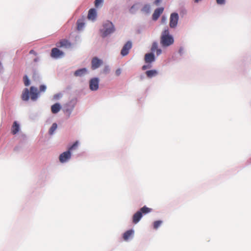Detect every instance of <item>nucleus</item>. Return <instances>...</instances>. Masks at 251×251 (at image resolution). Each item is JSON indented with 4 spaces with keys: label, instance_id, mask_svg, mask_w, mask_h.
I'll use <instances>...</instances> for the list:
<instances>
[{
    "label": "nucleus",
    "instance_id": "58836bf2",
    "mask_svg": "<svg viewBox=\"0 0 251 251\" xmlns=\"http://www.w3.org/2000/svg\"><path fill=\"white\" fill-rule=\"evenodd\" d=\"M2 68V66L1 62H0V70H1Z\"/></svg>",
    "mask_w": 251,
    "mask_h": 251
},
{
    "label": "nucleus",
    "instance_id": "bb28decb",
    "mask_svg": "<svg viewBox=\"0 0 251 251\" xmlns=\"http://www.w3.org/2000/svg\"><path fill=\"white\" fill-rule=\"evenodd\" d=\"M78 141H76L75 142L73 145H72L69 148V150L68 151H70L71 152V151L73 150H75L76 149V148L78 146Z\"/></svg>",
    "mask_w": 251,
    "mask_h": 251
},
{
    "label": "nucleus",
    "instance_id": "a878e982",
    "mask_svg": "<svg viewBox=\"0 0 251 251\" xmlns=\"http://www.w3.org/2000/svg\"><path fill=\"white\" fill-rule=\"evenodd\" d=\"M162 222L161 221H156L153 223V228L155 229H157L160 226Z\"/></svg>",
    "mask_w": 251,
    "mask_h": 251
},
{
    "label": "nucleus",
    "instance_id": "72a5a7b5",
    "mask_svg": "<svg viewBox=\"0 0 251 251\" xmlns=\"http://www.w3.org/2000/svg\"><path fill=\"white\" fill-rule=\"evenodd\" d=\"M151 67V65H144L143 67H142V70H146L148 68H150Z\"/></svg>",
    "mask_w": 251,
    "mask_h": 251
},
{
    "label": "nucleus",
    "instance_id": "c9c22d12",
    "mask_svg": "<svg viewBox=\"0 0 251 251\" xmlns=\"http://www.w3.org/2000/svg\"><path fill=\"white\" fill-rule=\"evenodd\" d=\"M29 53L30 54H36V53L34 51V50H30V51H29Z\"/></svg>",
    "mask_w": 251,
    "mask_h": 251
},
{
    "label": "nucleus",
    "instance_id": "a211bd4d",
    "mask_svg": "<svg viewBox=\"0 0 251 251\" xmlns=\"http://www.w3.org/2000/svg\"><path fill=\"white\" fill-rule=\"evenodd\" d=\"M61 109V106L59 103H56L52 105L51 107V110L52 113L55 114L58 113Z\"/></svg>",
    "mask_w": 251,
    "mask_h": 251
},
{
    "label": "nucleus",
    "instance_id": "6e6552de",
    "mask_svg": "<svg viewBox=\"0 0 251 251\" xmlns=\"http://www.w3.org/2000/svg\"><path fill=\"white\" fill-rule=\"evenodd\" d=\"M102 64V61L98 57H94L91 62V67L93 70L98 68Z\"/></svg>",
    "mask_w": 251,
    "mask_h": 251
},
{
    "label": "nucleus",
    "instance_id": "39448f33",
    "mask_svg": "<svg viewBox=\"0 0 251 251\" xmlns=\"http://www.w3.org/2000/svg\"><path fill=\"white\" fill-rule=\"evenodd\" d=\"M71 153L70 151H65L60 155L59 158V161L61 163L66 162L71 158Z\"/></svg>",
    "mask_w": 251,
    "mask_h": 251
},
{
    "label": "nucleus",
    "instance_id": "2f4dec72",
    "mask_svg": "<svg viewBox=\"0 0 251 251\" xmlns=\"http://www.w3.org/2000/svg\"><path fill=\"white\" fill-rule=\"evenodd\" d=\"M216 2L218 4H223L225 3V0H216Z\"/></svg>",
    "mask_w": 251,
    "mask_h": 251
},
{
    "label": "nucleus",
    "instance_id": "f8f14e48",
    "mask_svg": "<svg viewBox=\"0 0 251 251\" xmlns=\"http://www.w3.org/2000/svg\"><path fill=\"white\" fill-rule=\"evenodd\" d=\"M144 59L147 63H151L155 61L154 55L152 52L146 54Z\"/></svg>",
    "mask_w": 251,
    "mask_h": 251
},
{
    "label": "nucleus",
    "instance_id": "f03ea898",
    "mask_svg": "<svg viewBox=\"0 0 251 251\" xmlns=\"http://www.w3.org/2000/svg\"><path fill=\"white\" fill-rule=\"evenodd\" d=\"M174 40L172 35L169 34L168 29H165L160 37V44L162 47H167L172 45Z\"/></svg>",
    "mask_w": 251,
    "mask_h": 251
},
{
    "label": "nucleus",
    "instance_id": "393cba45",
    "mask_svg": "<svg viewBox=\"0 0 251 251\" xmlns=\"http://www.w3.org/2000/svg\"><path fill=\"white\" fill-rule=\"evenodd\" d=\"M138 9V4H135L131 6L130 8L129 11L131 13H134Z\"/></svg>",
    "mask_w": 251,
    "mask_h": 251
},
{
    "label": "nucleus",
    "instance_id": "aec40b11",
    "mask_svg": "<svg viewBox=\"0 0 251 251\" xmlns=\"http://www.w3.org/2000/svg\"><path fill=\"white\" fill-rule=\"evenodd\" d=\"M134 231L133 230H128L125 232L123 235V238L125 240L127 241L133 234Z\"/></svg>",
    "mask_w": 251,
    "mask_h": 251
},
{
    "label": "nucleus",
    "instance_id": "423d86ee",
    "mask_svg": "<svg viewBox=\"0 0 251 251\" xmlns=\"http://www.w3.org/2000/svg\"><path fill=\"white\" fill-rule=\"evenodd\" d=\"M50 55L52 58H58L64 55V52L57 48L52 49Z\"/></svg>",
    "mask_w": 251,
    "mask_h": 251
},
{
    "label": "nucleus",
    "instance_id": "4c0bfd02",
    "mask_svg": "<svg viewBox=\"0 0 251 251\" xmlns=\"http://www.w3.org/2000/svg\"><path fill=\"white\" fill-rule=\"evenodd\" d=\"M166 20V18H164V17H162V22H165Z\"/></svg>",
    "mask_w": 251,
    "mask_h": 251
},
{
    "label": "nucleus",
    "instance_id": "1a4fd4ad",
    "mask_svg": "<svg viewBox=\"0 0 251 251\" xmlns=\"http://www.w3.org/2000/svg\"><path fill=\"white\" fill-rule=\"evenodd\" d=\"M56 46L58 48H69L71 47V44L68 40L66 39H62L57 42L56 44Z\"/></svg>",
    "mask_w": 251,
    "mask_h": 251
},
{
    "label": "nucleus",
    "instance_id": "b1692460",
    "mask_svg": "<svg viewBox=\"0 0 251 251\" xmlns=\"http://www.w3.org/2000/svg\"><path fill=\"white\" fill-rule=\"evenodd\" d=\"M57 125L56 123H53L49 130L50 134L51 135L53 133L54 131L56 129Z\"/></svg>",
    "mask_w": 251,
    "mask_h": 251
},
{
    "label": "nucleus",
    "instance_id": "cd10ccee",
    "mask_svg": "<svg viewBox=\"0 0 251 251\" xmlns=\"http://www.w3.org/2000/svg\"><path fill=\"white\" fill-rule=\"evenodd\" d=\"M103 2V0H95V6L96 7H98L100 6H101Z\"/></svg>",
    "mask_w": 251,
    "mask_h": 251
},
{
    "label": "nucleus",
    "instance_id": "4be33fe9",
    "mask_svg": "<svg viewBox=\"0 0 251 251\" xmlns=\"http://www.w3.org/2000/svg\"><path fill=\"white\" fill-rule=\"evenodd\" d=\"M151 11V6L149 4H145L141 9V11L145 14H149Z\"/></svg>",
    "mask_w": 251,
    "mask_h": 251
},
{
    "label": "nucleus",
    "instance_id": "5701e85b",
    "mask_svg": "<svg viewBox=\"0 0 251 251\" xmlns=\"http://www.w3.org/2000/svg\"><path fill=\"white\" fill-rule=\"evenodd\" d=\"M84 26V23L81 20H78L77 21V29L78 30H80L82 29L83 27Z\"/></svg>",
    "mask_w": 251,
    "mask_h": 251
},
{
    "label": "nucleus",
    "instance_id": "4468645a",
    "mask_svg": "<svg viewBox=\"0 0 251 251\" xmlns=\"http://www.w3.org/2000/svg\"><path fill=\"white\" fill-rule=\"evenodd\" d=\"M97 17V12L95 9L91 8L89 10L88 14V19L94 21Z\"/></svg>",
    "mask_w": 251,
    "mask_h": 251
},
{
    "label": "nucleus",
    "instance_id": "9b49d317",
    "mask_svg": "<svg viewBox=\"0 0 251 251\" xmlns=\"http://www.w3.org/2000/svg\"><path fill=\"white\" fill-rule=\"evenodd\" d=\"M163 10L164 8L162 7L156 9L152 14V19L154 21L157 20L160 15L163 13Z\"/></svg>",
    "mask_w": 251,
    "mask_h": 251
},
{
    "label": "nucleus",
    "instance_id": "6ab92c4d",
    "mask_svg": "<svg viewBox=\"0 0 251 251\" xmlns=\"http://www.w3.org/2000/svg\"><path fill=\"white\" fill-rule=\"evenodd\" d=\"M146 74L149 78H151L158 74V72L155 70H149L146 72Z\"/></svg>",
    "mask_w": 251,
    "mask_h": 251
},
{
    "label": "nucleus",
    "instance_id": "7c9ffc66",
    "mask_svg": "<svg viewBox=\"0 0 251 251\" xmlns=\"http://www.w3.org/2000/svg\"><path fill=\"white\" fill-rule=\"evenodd\" d=\"M46 90V86L44 85H42L40 86V92H44Z\"/></svg>",
    "mask_w": 251,
    "mask_h": 251
},
{
    "label": "nucleus",
    "instance_id": "f3484780",
    "mask_svg": "<svg viewBox=\"0 0 251 251\" xmlns=\"http://www.w3.org/2000/svg\"><path fill=\"white\" fill-rule=\"evenodd\" d=\"M20 129V126L17 123L16 121H15L13 123V124L11 128V132L13 134L15 135L17 134Z\"/></svg>",
    "mask_w": 251,
    "mask_h": 251
},
{
    "label": "nucleus",
    "instance_id": "20e7f679",
    "mask_svg": "<svg viewBox=\"0 0 251 251\" xmlns=\"http://www.w3.org/2000/svg\"><path fill=\"white\" fill-rule=\"evenodd\" d=\"M178 15L176 13H173L171 15L170 19V26L171 28L175 27L178 22Z\"/></svg>",
    "mask_w": 251,
    "mask_h": 251
},
{
    "label": "nucleus",
    "instance_id": "c85d7f7f",
    "mask_svg": "<svg viewBox=\"0 0 251 251\" xmlns=\"http://www.w3.org/2000/svg\"><path fill=\"white\" fill-rule=\"evenodd\" d=\"M24 84H25V86H27L30 84V82H29V80L27 75L24 76Z\"/></svg>",
    "mask_w": 251,
    "mask_h": 251
},
{
    "label": "nucleus",
    "instance_id": "ea45409f",
    "mask_svg": "<svg viewBox=\"0 0 251 251\" xmlns=\"http://www.w3.org/2000/svg\"><path fill=\"white\" fill-rule=\"evenodd\" d=\"M181 49H180V50H179V52H181Z\"/></svg>",
    "mask_w": 251,
    "mask_h": 251
},
{
    "label": "nucleus",
    "instance_id": "ddd939ff",
    "mask_svg": "<svg viewBox=\"0 0 251 251\" xmlns=\"http://www.w3.org/2000/svg\"><path fill=\"white\" fill-rule=\"evenodd\" d=\"M151 50L152 52H156L157 56L159 55L162 53V50L158 48V44L156 42H154L152 43Z\"/></svg>",
    "mask_w": 251,
    "mask_h": 251
},
{
    "label": "nucleus",
    "instance_id": "a19ab883",
    "mask_svg": "<svg viewBox=\"0 0 251 251\" xmlns=\"http://www.w3.org/2000/svg\"><path fill=\"white\" fill-rule=\"evenodd\" d=\"M34 61H37V59H35Z\"/></svg>",
    "mask_w": 251,
    "mask_h": 251
},
{
    "label": "nucleus",
    "instance_id": "7ed1b4c3",
    "mask_svg": "<svg viewBox=\"0 0 251 251\" xmlns=\"http://www.w3.org/2000/svg\"><path fill=\"white\" fill-rule=\"evenodd\" d=\"M115 31L113 23L109 21L105 22L103 25V27L100 29L101 36L105 37Z\"/></svg>",
    "mask_w": 251,
    "mask_h": 251
},
{
    "label": "nucleus",
    "instance_id": "f257e3e1",
    "mask_svg": "<svg viewBox=\"0 0 251 251\" xmlns=\"http://www.w3.org/2000/svg\"><path fill=\"white\" fill-rule=\"evenodd\" d=\"M39 92L38 91L37 88L31 86L30 88V91L27 88H25L22 95V99L24 101H27L30 96V99L33 101L37 100Z\"/></svg>",
    "mask_w": 251,
    "mask_h": 251
},
{
    "label": "nucleus",
    "instance_id": "0eeeda50",
    "mask_svg": "<svg viewBox=\"0 0 251 251\" xmlns=\"http://www.w3.org/2000/svg\"><path fill=\"white\" fill-rule=\"evenodd\" d=\"M132 47V43L130 41L127 42L125 45L124 46L123 48H122L121 54L123 56H126L127 54H128L129 52V50Z\"/></svg>",
    "mask_w": 251,
    "mask_h": 251
},
{
    "label": "nucleus",
    "instance_id": "c756f323",
    "mask_svg": "<svg viewBox=\"0 0 251 251\" xmlns=\"http://www.w3.org/2000/svg\"><path fill=\"white\" fill-rule=\"evenodd\" d=\"M109 72V68L108 66H105L103 69V72L104 74H107Z\"/></svg>",
    "mask_w": 251,
    "mask_h": 251
},
{
    "label": "nucleus",
    "instance_id": "9d476101",
    "mask_svg": "<svg viewBox=\"0 0 251 251\" xmlns=\"http://www.w3.org/2000/svg\"><path fill=\"white\" fill-rule=\"evenodd\" d=\"M90 89L92 91L97 90L99 88V79L94 78L90 81Z\"/></svg>",
    "mask_w": 251,
    "mask_h": 251
},
{
    "label": "nucleus",
    "instance_id": "473e14b6",
    "mask_svg": "<svg viewBox=\"0 0 251 251\" xmlns=\"http://www.w3.org/2000/svg\"><path fill=\"white\" fill-rule=\"evenodd\" d=\"M121 73V70L120 69H117L115 72V74L117 76L120 75Z\"/></svg>",
    "mask_w": 251,
    "mask_h": 251
},
{
    "label": "nucleus",
    "instance_id": "dca6fc26",
    "mask_svg": "<svg viewBox=\"0 0 251 251\" xmlns=\"http://www.w3.org/2000/svg\"><path fill=\"white\" fill-rule=\"evenodd\" d=\"M87 70L86 68H82L76 70L74 73V75L75 76H81L87 74Z\"/></svg>",
    "mask_w": 251,
    "mask_h": 251
},
{
    "label": "nucleus",
    "instance_id": "412c9836",
    "mask_svg": "<svg viewBox=\"0 0 251 251\" xmlns=\"http://www.w3.org/2000/svg\"><path fill=\"white\" fill-rule=\"evenodd\" d=\"M152 211V209L147 207L146 206H144L139 210V212H141V214H146L151 212Z\"/></svg>",
    "mask_w": 251,
    "mask_h": 251
},
{
    "label": "nucleus",
    "instance_id": "e433bc0d",
    "mask_svg": "<svg viewBox=\"0 0 251 251\" xmlns=\"http://www.w3.org/2000/svg\"><path fill=\"white\" fill-rule=\"evenodd\" d=\"M201 0H194V1H195V2L198 3Z\"/></svg>",
    "mask_w": 251,
    "mask_h": 251
},
{
    "label": "nucleus",
    "instance_id": "2eb2a0df",
    "mask_svg": "<svg viewBox=\"0 0 251 251\" xmlns=\"http://www.w3.org/2000/svg\"><path fill=\"white\" fill-rule=\"evenodd\" d=\"M143 215L141 214V212L138 211L133 216L132 222L134 224H137L139 222Z\"/></svg>",
    "mask_w": 251,
    "mask_h": 251
},
{
    "label": "nucleus",
    "instance_id": "f704fd0d",
    "mask_svg": "<svg viewBox=\"0 0 251 251\" xmlns=\"http://www.w3.org/2000/svg\"><path fill=\"white\" fill-rule=\"evenodd\" d=\"M161 1V0H155L154 1V4L156 5H158L160 2Z\"/></svg>",
    "mask_w": 251,
    "mask_h": 251
}]
</instances>
